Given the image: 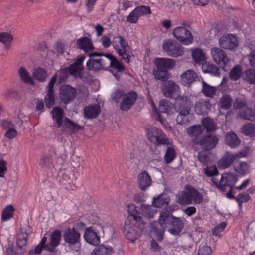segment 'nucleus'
Instances as JSON below:
<instances>
[{"label":"nucleus","mask_w":255,"mask_h":255,"mask_svg":"<svg viewBox=\"0 0 255 255\" xmlns=\"http://www.w3.org/2000/svg\"><path fill=\"white\" fill-rule=\"evenodd\" d=\"M153 63L155 65L153 74L156 79L166 81L170 77L168 70L172 69L176 65L175 61L172 59L156 58Z\"/></svg>","instance_id":"nucleus-1"},{"label":"nucleus","mask_w":255,"mask_h":255,"mask_svg":"<svg viewBox=\"0 0 255 255\" xmlns=\"http://www.w3.org/2000/svg\"><path fill=\"white\" fill-rule=\"evenodd\" d=\"M192 105L191 100L187 96H179L174 104L175 110L179 113L176 118L177 124L186 125L189 122L187 116L189 115Z\"/></svg>","instance_id":"nucleus-2"},{"label":"nucleus","mask_w":255,"mask_h":255,"mask_svg":"<svg viewBox=\"0 0 255 255\" xmlns=\"http://www.w3.org/2000/svg\"><path fill=\"white\" fill-rule=\"evenodd\" d=\"M86 224L82 222H77L75 226L65 230L63 238L65 244L68 245L69 247L73 246L79 245L81 241L80 231H83L85 228Z\"/></svg>","instance_id":"nucleus-3"},{"label":"nucleus","mask_w":255,"mask_h":255,"mask_svg":"<svg viewBox=\"0 0 255 255\" xmlns=\"http://www.w3.org/2000/svg\"><path fill=\"white\" fill-rule=\"evenodd\" d=\"M159 220L165 223L168 228V232L172 235L177 236L180 234L184 227L183 221L179 217H176L171 213L162 212Z\"/></svg>","instance_id":"nucleus-4"},{"label":"nucleus","mask_w":255,"mask_h":255,"mask_svg":"<svg viewBox=\"0 0 255 255\" xmlns=\"http://www.w3.org/2000/svg\"><path fill=\"white\" fill-rule=\"evenodd\" d=\"M146 134L149 140L156 146L161 145H171L169 139L163 132L156 127H151L146 130Z\"/></svg>","instance_id":"nucleus-5"},{"label":"nucleus","mask_w":255,"mask_h":255,"mask_svg":"<svg viewBox=\"0 0 255 255\" xmlns=\"http://www.w3.org/2000/svg\"><path fill=\"white\" fill-rule=\"evenodd\" d=\"M211 180L212 185L224 191L226 189V187H233L238 180V177L237 175L229 172L223 173L219 181L215 178H212Z\"/></svg>","instance_id":"nucleus-6"},{"label":"nucleus","mask_w":255,"mask_h":255,"mask_svg":"<svg viewBox=\"0 0 255 255\" xmlns=\"http://www.w3.org/2000/svg\"><path fill=\"white\" fill-rule=\"evenodd\" d=\"M20 232L16 242V245L20 251V253L14 252L13 248L10 247L6 249V255H22L26 252L29 235L25 228H20Z\"/></svg>","instance_id":"nucleus-7"},{"label":"nucleus","mask_w":255,"mask_h":255,"mask_svg":"<svg viewBox=\"0 0 255 255\" xmlns=\"http://www.w3.org/2000/svg\"><path fill=\"white\" fill-rule=\"evenodd\" d=\"M163 49L171 57L176 58L184 54V47L174 40L168 39L164 41L162 45Z\"/></svg>","instance_id":"nucleus-8"},{"label":"nucleus","mask_w":255,"mask_h":255,"mask_svg":"<svg viewBox=\"0 0 255 255\" xmlns=\"http://www.w3.org/2000/svg\"><path fill=\"white\" fill-rule=\"evenodd\" d=\"M211 54L214 61L224 71L230 69V59L222 49L213 47L211 49Z\"/></svg>","instance_id":"nucleus-9"},{"label":"nucleus","mask_w":255,"mask_h":255,"mask_svg":"<svg viewBox=\"0 0 255 255\" xmlns=\"http://www.w3.org/2000/svg\"><path fill=\"white\" fill-rule=\"evenodd\" d=\"M89 59L86 63L87 68L90 71L97 72L102 69L108 70L110 67L111 61L107 58L100 57L96 59L95 57H89Z\"/></svg>","instance_id":"nucleus-10"},{"label":"nucleus","mask_w":255,"mask_h":255,"mask_svg":"<svg viewBox=\"0 0 255 255\" xmlns=\"http://www.w3.org/2000/svg\"><path fill=\"white\" fill-rule=\"evenodd\" d=\"M173 36L182 44H191L194 38L191 32L185 26H179L173 30Z\"/></svg>","instance_id":"nucleus-11"},{"label":"nucleus","mask_w":255,"mask_h":255,"mask_svg":"<svg viewBox=\"0 0 255 255\" xmlns=\"http://www.w3.org/2000/svg\"><path fill=\"white\" fill-rule=\"evenodd\" d=\"M60 98L64 104H69L75 99L76 89L70 85L63 84L60 88Z\"/></svg>","instance_id":"nucleus-12"},{"label":"nucleus","mask_w":255,"mask_h":255,"mask_svg":"<svg viewBox=\"0 0 255 255\" xmlns=\"http://www.w3.org/2000/svg\"><path fill=\"white\" fill-rule=\"evenodd\" d=\"M218 138L216 135L208 134L204 136L201 139H195L194 143L200 145L205 151H211L215 147L218 143Z\"/></svg>","instance_id":"nucleus-13"},{"label":"nucleus","mask_w":255,"mask_h":255,"mask_svg":"<svg viewBox=\"0 0 255 255\" xmlns=\"http://www.w3.org/2000/svg\"><path fill=\"white\" fill-rule=\"evenodd\" d=\"M76 178L74 172L72 170H65L59 176V182L65 188L69 190H73L75 187Z\"/></svg>","instance_id":"nucleus-14"},{"label":"nucleus","mask_w":255,"mask_h":255,"mask_svg":"<svg viewBox=\"0 0 255 255\" xmlns=\"http://www.w3.org/2000/svg\"><path fill=\"white\" fill-rule=\"evenodd\" d=\"M138 97L137 93L130 91L126 94L120 103V109L123 111H128L136 102Z\"/></svg>","instance_id":"nucleus-15"},{"label":"nucleus","mask_w":255,"mask_h":255,"mask_svg":"<svg viewBox=\"0 0 255 255\" xmlns=\"http://www.w3.org/2000/svg\"><path fill=\"white\" fill-rule=\"evenodd\" d=\"M84 233L83 238L85 242L93 246H97L100 243V237L98 231L93 226L85 227L83 230Z\"/></svg>","instance_id":"nucleus-16"},{"label":"nucleus","mask_w":255,"mask_h":255,"mask_svg":"<svg viewBox=\"0 0 255 255\" xmlns=\"http://www.w3.org/2000/svg\"><path fill=\"white\" fill-rule=\"evenodd\" d=\"M219 44L225 49L234 50L238 46V41L235 35L228 34L220 38Z\"/></svg>","instance_id":"nucleus-17"},{"label":"nucleus","mask_w":255,"mask_h":255,"mask_svg":"<svg viewBox=\"0 0 255 255\" xmlns=\"http://www.w3.org/2000/svg\"><path fill=\"white\" fill-rule=\"evenodd\" d=\"M77 47L80 50H82L85 53V55L88 56V54L92 53L95 49L92 40L86 36L78 39L76 40Z\"/></svg>","instance_id":"nucleus-18"},{"label":"nucleus","mask_w":255,"mask_h":255,"mask_svg":"<svg viewBox=\"0 0 255 255\" xmlns=\"http://www.w3.org/2000/svg\"><path fill=\"white\" fill-rule=\"evenodd\" d=\"M101 108L98 104H89L83 109V115L87 119H93L98 117Z\"/></svg>","instance_id":"nucleus-19"},{"label":"nucleus","mask_w":255,"mask_h":255,"mask_svg":"<svg viewBox=\"0 0 255 255\" xmlns=\"http://www.w3.org/2000/svg\"><path fill=\"white\" fill-rule=\"evenodd\" d=\"M164 224L165 223L159 220V221H154L150 223L151 232L154 233V238L158 241H161L163 239Z\"/></svg>","instance_id":"nucleus-20"},{"label":"nucleus","mask_w":255,"mask_h":255,"mask_svg":"<svg viewBox=\"0 0 255 255\" xmlns=\"http://www.w3.org/2000/svg\"><path fill=\"white\" fill-rule=\"evenodd\" d=\"M62 237L61 231L59 229L54 230L50 237V245L47 248V251L54 253L56 248L59 245Z\"/></svg>","instance_id":"nucleus-21"},{"label":"nucleus","mask_w":255,"mask_h":255,"mask_svg":"<svg viewBox=\"0 0 255 255\" xmlns=\"http://www.w3.org/2000/svg\"><path fill=\"white\" fill-rule=\"evenodd\" d=\"M63 132L69 135H71L83 129V127L75 123L67 117L63 119Z\"/></svg>","instance_id":"nucleus-22"},{"label":"nucleus","mask_w":255,"mask_h":255,"mask_svg":"<svg viewBox=\"0 0 255 255\" xmlns=\"http://www.w3.org/2000/svg\"><path fill=\"white\" fill-rule=\"evenodd\" d=\"M179 89V86L172 81H168L163 86L162 92L164 96L167 98H174Z\"/></svg>","instance_id":"nucleus-23"},{"label":"nucleus","mask_w":255,"mask_h":255,"mask_svg":"<svg viewBox=\"0 0 255 255\" xmlns=\"http://www.w3.org/2000/svg\"><path fill=\"white\" fill-rule=\"evenodd\" d=\"M151 183L152 179L146 171H144L138 174L137 184L142 191H145Z\"/></svg>","instance_id":"nucleus-24"},{"label":"nucleus","mask_w":255,"mask_h":255,"mask_svg":"<svg viewBox=\"0 0 255 255\" xmlns=\"http://www.w3.org/2000/svg\"><path fill=\"white\" fill-rule=\"evenodd\" d=\"M211 104L208 100L200 99L196 103L194 106L195 112L198 115H206L210 110Z\"/></svg>","instance_id":"nucleus-25"},{"label":"nucleus","mask_w":255,"mask_h":255,"mask_svg":"<svg viewBox=\"0 0 255 255\" xmlns=\"http://www.w3.org/2000/svg\"><path fill=\"white\" fill-rule=\"evenodd\" d=\"M237 156L234 154L226 152L218 161V166L222 169L229 167L233 162L237 160Z\"/></svg>","instance_id":"nucleus-26"},{"label":"nucleus","mask_w":255,"mask_h":255,"mask_svg":"<svg viewBox=\"0 0 255 255\" xmlns=\"http://www.w3.org/2000/svg\"><path fill=\"white\" fill-rule=\"evenodd\" d=\"M225 142L230 148H235L240 145L241 140L235 133L230 131L226 133Z\"/></svg>","instance_id":"nucleus-27"},{"label":"nucleus","mask_w":255,"mask_h":255,"mask_svg":"<svg viewBox=\"0 0 255 255\" xmlns=\"http://www.w3.org/2000/svg\"><path fill=\"white\" fill-rule=\"evenodd\" d=\"M51 114L53 120L56 121V125H55V127L60 128L62 126L63 122L64 111L63 109L59 106H56L53 108Z\"/></svg>","instance_id":"nucleus-28"},{"label":"nucleus","mask_w":255,"mask_h":255,"mask_svg":"<svg viewBox=\"0 0 255 255\" xmlns=\"http://www.w3.org/2000/svg\"><path fill=\"white\" fill-rule=\"evenodd\" d=\"M198 78L196 73L192 70H188L181 76V82L184 86H190Z\"/></svg>","instance_id":"nucleus-29"},{"label":"nucleus","mask_w":255,"mask_h":255,"mask_svg":"<svg viewBox=\"0 0 255 255\" xmlns=\"http://www.w3.org/2000/svg\"><path fill=\"white\" fill-rule=\"evenodd\" d=\"M22 94L18 90L15 88H8L2 94V96L5 100H14L19 101L21 97Z\"/></svg>","instance_id":"nucleus-30"},{"label":"nucleus","mask_w":255,"mask_h":255,"mask_svg":"<svg viewBox=\"0 0 255 255\" xmlns=\"http://www.w3.org/2000/svg\"><path fill=\"white\" fill-rule=\"evenodd\" d=\"M186 189L189 190L190 198L192 199V203L200 204L203 201V195L196 189L193 188L190 185H186Z\"/></svg>","instance_id":"nucleus-31"},{"label":"nucleus","mask_w":255,"mask_h":255,"mask_svg":"<svg viewBox=\"0 0 255 255\" xmlns=\"http://www.w3.org/2000/svg\"><path fill=\"white\" fill-rule=\"evenodd\" d=\"M113 253L114 250L112 248L102 244L97 246L90 255H112Z\"/></svg>","instance_id":"nucleus-32"},{"label":"nucleus","mask_w":255,"mask_h":255,"mask_svg":"<svg viewBox=\"0 0 255 255\" xmlns=\"http://www.w3.org/2000/svg\"><path fill=\"white\" fill-rule=\"evenodd\" d=\"M203 131L204 128H203L201 125H196L188 128L187 129V133L190 137L193 138V141L194 143V140L195 139H199V137Z\"/></svg>","instance_id":"nucleus-33"},{"label":"nucleus","mask_w":255,"mask_h":255,"mask_svg":"<svg viewBox=\"0 0 255 255\" xmlns=\"http://www.w3.org/2000/svg\"><path fill=\"white\" fill-rule=\"evenodd\" d=\"M170 201V198L166 195L161 194L152 201V205L157 208L167 207Z\"/></svg>","instance_id":"nucleus-34"},{"label":"nucleus","mask_w":255,"mask_h":255,"mask_svg":"<svg viewBox=\"0 0 255 255\" xmlns=\"http://www.w3.org/2000/svg\"><path fill=\"white\" fill-rule=\"evenodd\" d=\"M112 43L113 47L116 50L118 47L119 48V44H120L122 50L130 48L128 45V42L121 35L115 36L113 39Z\"/></svg>","instance_id":"nucleus-35"},{"label":"nucleus","mask_w":255,"mask_h":255,"mask_svg":"<svg viewBox=\"0 0 255 255\" xmlns=\"http://www.w3.org/2000/svg\"><path fill=\"white\" fill-rule=\"evenodd\" d=\"M202 69L205 73H208L214 76H219L220 74L219 68L213 63L203 64Z\"/></svg>","instance_id":"nucleus-36"},{"label":"nucleus","mask_w":255,"mask_h":255,"mask_svg":"<svg viewBox=\"0 0 255 255\" xmlns=\"http://www.w3.org/2000/svg\"><path fill=\"white\" fill-rule=\"evenodd\" d=\"M217 88L209 85L204 81H202V93L206 97L213 98L216 94Z\"/></svg>","instance_id":"nucleus-37"},{"label":"nucleus","mask_w":255,"mask_h":255,"mask_svg":"<svg viewBox=\"0 0 255 255\" xmlns=\"http://www.w3.org/2000/svg\"><path fill=\"white\" fill-rule=\"evenodd\" d=\"M33 77L39 82H44L48 77V74L44 68L38 67L33 71Z\"/></svg>","instance_id":"nucleus-38"},{"label":"nucleus","mask_w":255,"mask_h":255,"mask_svg":"<svg viewBox=\"0 0 255 255\" xmlns=\"http://www.w3.org/2000/svg\"><path fill=\"white\" fill-rule=\"evenodd\" d=\"M201 125L205 129L206 132L210 133L214 131L216 129V125L212 119L209 117H206L202 120Z\"/></svg>","instance_id":"nucleus-39"},{"label":"nucleus","mask_w":255,"mask_h":255,"mask_svg":"<svg viewBox=\"0 0 255 255\" xmlns=\"http://www.w3.org/2000/svg\"><path fill=\"white\" fill-rule=\"evenodd\" d=\"M172 110L171 103L167 99H162L158 104V109L157 111L169 114Z\"/></svg>","instance_id":"nucleus-40"},{"label":"nucleus","mask_w":255,"mask_h":255,"mask_svg":"<svg viewBox=\"0 0 255 255\" xmlns=\"http://www.w3.org/2000/svg\"><path fill=\"white\" fill-rule=\"evenodd\" d=\"M190 195L189 190L182 191L177 196L178 203L186 205L192 204V199L190 198Z\"/></svg>","instance_id":"nucleus-41"},{"label":"nucleus","mask_w":255,"mask_h":255,"mask_svg":"<svg viewBox=\"0 0 255 255\" xmlns=\"http://www.w3.org/2000/svg\"><path fill=\"white\" fill-rule=\"evenodd\" d=\"M152 206L149 205H144L142 204L141 205V211L143 216L147 219L152 218L156 211L152 209Z\"/></svg>","instance_id":"nucleus-42"},{"label":"nucleus","mask_w":255,"mask_h":255,"mask_svg":"<svg viewBox=\"0 0 255 255\" xmlns=\"http://www.w3.org/2000/svg\"><path fill=\"white\" fill-rule=\"evenodd\" d=\"M116 51L119 56H122V59L124 60V61L127 63H129L130 62L131 57L134 56L132 52L130 50V48L122 50V49L118 47L116 49Z\"/></svg>","instance_id":"nucleus-43"},{"label":"nucleus","mask_w":255,"mask_h":255,"mask_svg":"<svg viewBox=\"0 0 255 255\" xmlns=\"http://www.w3.org/2000/svg\"><path fill=\"white\" fill-rule=\"evenodd\" d=\"M18 72L21 80L25 83L29 84L31 85H35V82L32 80L25 68L23 67H20L19 69Z\"/></svg>","instance_id":"nucleus-44"},{"label":"nucleus","mask_w":255,"mask_h":255,"mask_svg":"<svg viewBox=\"0 0 255 255\" xmlns=\"http://www.w3.org/2000/svg\"><path fill=\"white\" fill-rule=\"evenodd\" d=\"M14 208L11 205L6 206L2 210L1 214V220L6 221L10 219L13 215Z\"/></svg>","instance_id":"nucleus-45"},{"label":"nucleus","mask_w":255,"mask_h":255,"mask_svg":"<svg viewBox=\"0 0 255 255\" xmlns=\"http://www.w3.org/2000/svg\"><path fill=\"white\" fill-rule=\"evenodd\" d=\"M192 56L196 63H202L205 61V55L202 50L199 48L194 49L192 52Z\"/></svg>","instance_id":"nucleus-46"},{"label":"nucleus","mask_w":255,"mask_h":255,"mask_svg":"<svg viewBox=\"0 0 255 255\" xmlns=\"http://www.w3.org/2000/svg\"><path fill=\"white\" fill-rule=\"evenodd\" d=\"M176 157V152L173 146L167 147L164 159L166 164L171 163Z\"/></svg>","instance_id":"nucleus-47"},{"label":"nucleus","mask_w":255,"mask_h":255,"mask_svg":"<svg viewBox=\"0 0 255 255\" xmlns=\"http://www.w3.org/2000/svg\"><path fill=\"white\" fill-rule=\"evenodd\" d=\"M242 67L240 65H236L229 73V77L233 81L237 80L243 74Z\"/></svg>","instance_id":"nucleus-48"},{"label":"nucleus","mask_w":255,"mask_h":255,"mask_svg":"<svg viewBox=\"0 0 255 255\" xmlns=\"http://www.w3.org/2000/svg\"><path fill=\"white\" fill-rule=\"evenodd\" d=\"M242 131L245 135L254 136L255 135V125L250 123L245 124L242 128Z\"/></svg>","instance_id":"nucleus-49"},{"label":"nucleus","mask_w":255,"mask_h":255,"mask_svg":"<svg viewBox=\"0 0 255 255\" xmlns=\"http://www.w3.org/2000/svg\"><path fill=\"white\" fill-rule=\"evenodd\" d=\"M243 79L250 84H255V70L249 69L242 74Z\"/></svg>","instance_id":"nucleus-50"},{"label":"nucleus","mask_w":255,"mask_h":255,"mask_svg":"<svg viewBox=\"0 0 255 255\" xmlns=\"http://www.w3.org/2000/svg\"><path fill=\"white\" fill-rule=\"evenodd\" d=\"M129 215L138 224H144L143 221L140 216V213L137 211L134 205H131L128 209Z\"/></svg>","instance_id":"nucleus-51"},{"label":"nucleus","mask_w":255,"mask_h":255,"mask_svg":"<svg viewBox=\"0 0 255 255\" xmlns=\"http://www.w3.org/2000/svg\"><path fill=\"white\" fill-rule=\"evenodd\" d=\"M233 100L231 97L228 95L223 96L220 101L221 107L224 110L229 109L232 105Z\"/></svg>","instance_id":"nucleus-52"},{"label":"nucleus","mask_w":255,"mask_h":255,"mask_svg":"<svg viewBox=\"0 0 255 255\" xmlns=\"http://www.w3.org/2000/svg\"><path fill=\"white\" fill-rule=\"evenodd\" d=\"M207 151L203 149L202 151L198 152L197 155L198 160L205 165H207L210 162V153Z\"/></svg>","instance_id":"nucleus-53"},{"label":"nucleus","mask_w":255,"mask_h":255,"mask_svg":"<svg viewBox=\"0 0 255 255\" xmlns=\"http://www.w3.org/2000/svg\"><path fill=\"white\" fill-rule=\"evenodd\" d=\"M235 170L240 176H243L249 173V167L246 162H240L239 166Z\"/></svg>","instance_id":"nucleus-54"},{"label":"nucleus","mask_w":255,"mask_h":255,"mask_svg":"<svg viewBox=\"0 0 255 255\" xmlns=\"http://www.w3.org/2000/svg\"><path fill=\"white\" fill-rule=\"evenodd\" d=\"M53 163V159L50 155H43L41 156L39 165L42 167H48Z\"/></svg>","instance_id":"nucleus-55"},{"label":"nucleus","mask_w":255,"mask_h":255,"mask_svg":"<svg viewBox=\"0 0 255 255\" xmlns=\"http://www.w3.org/2000/svg\"><path fill=\"white\" fill-rule=\"evenodd\" d=\"M135 11L136 12L139 18L142 15H145L151 13V10L148 6H137L135 9Z\"/></svg>","instance_id":"nucleus-56"},{"label":"nucleus","mask_w":255,"mask_h":255,"mask_svg":"<svg viewBox=\"0 0 255 255\" xmlns=\"http://www.w3.org/2000/svg\"><path fill=\"white\" fill-rule=\"evenodd\" d=\"M45 106L47 108H51L55 104L54 92H47L44 98Z\"/></svg>","instance_id":"nucleus-57"},{"label":"nucleus","mask_w":255,"mask_h":255,"mask_svg":"<svg viewBox=\"0 0 255 255\" xmlns=\"http://www.w3.org/2000/svg\"><path fill=\"white\" fill-rule=\"evenodd\" d=\"M124 231L127 238L132 242H134L137 239L136 237V233H135V230L132 228L129 229L128 226H125Z\"/></svg>","instance_id":"nucleus-58"},{"label":"nucleus","mask_w":255,"mask_h":255,"mask_svg":"<svg viewBox=\"0 0 255 255\" xmlns=\"http://www.w3.org/2000/svg\"><path fill=\"white\" fill-rule=\"evenodd\" d=\"M88 57H102L103 58H107V59H109L110 61H112L115 57L112 55V54H110L109 53H102V52H93V53H90L88 54Z\"/></svg>","instance_id":"nucleus-59"},{"label":"nucleus","mask_w":255,"mask_h":255,"mask_svg":"<svg viewBox=\"0 0 255 255\" xmlns=\"http://www.w3.org/2000/svg\"><path fill=\"white\" fill-rule=\"evenodd\" d=\"M250 199V196L246 192L240 193L236 198V200L240 207H242L244 202H248Z\"/></svg>","instance_id":"nucleus-60"},{"label":"nucleus","mask_w":255,"mask_h":255,"mask_svg":"<svg viewBox=\"0 0 255 255\" xmlns=\"http://www.w3.org/2000/svg\"><path fill=\"white\" fill-rule=\"evenodd\" d=\"M254 111L250 108L246 109L245 111L240 113V117L244 119L252 120L255 118Z\"/></svg>","instance_id":"nucleus-61"},{"label":"nucleus","mask_w":255,"mask_h":255,"mask_svg":"<svg viewBox=\"0 0 255 255\" xmlns=\"http://www.w3.org/2000/svg\"><path fill=\"white\" fill-rule=\"evenodd\" d=\"M126 94L123 90H116L112 95V99L116 103H118L122 100Z\"/></svg>","instance_id":"nucleus-62"},{"label":"nucleus","mask_w":255,"mask_h":255,"mask_svg":"<svg viewBox=\"0 0 255 255\" xmlns=\"http://www.w3.org/2000/svg\"><path fill=\"white\" fill-rule=\"evenodd\" d=\"M204 173L207 177H214L218 174L216 166L207 167L204 169Z\"/></svg>","instance_id":"nucleus-63"},{"label":"nucleus","mask_w":255,"mask_h":255,"mask_svg":"<svg viewBox=\"0 0 255 255\" xmlns=\"http://www.w3.org/2000/svg\"><path fill=\"white\" fill-rule=\"evenodd\" d=\"M110 67L114 68L117 69V72H122L125 69V67L118 61V60L115 57L110 62L109 65Z\"/></svg>","instance_id":"nucleus-64"}]
</instances>
